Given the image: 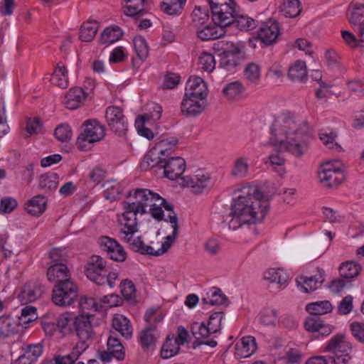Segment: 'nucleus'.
I'll list each match as a JSON object with an SVG mask.
<instances>
[{"mask_svg": "<svg viewBox=\"0 0 364 364\" xmlns=\"http://www.w3.org/2000/svg\"><path fill=\"white\" fill-rule=\"evenodd\" d=\"M230 208L228 225L237 230L245 225L257 224L265 218L268 209V198L256 186H246L235 191Z\"/></svg>", "mask_w": 364, "mask_h": 364, "instance_id": "1", "label": "nucleus"}, {"mask_svg": "<svg viewBox=\"0 0 364 364\" xmlns=\"http://www.w3.org/2000/svg\"><path fill=\"white\" fill-rule=\"evenodd\" d=\"M147 207L150 208L152 217L157 220L169 222V215H176L173 210V205L158 193L146 188H137L133 193L129 192L127 200L124 202L125 211L118 215V222L124 228L131 230L129 232H133L136 230V215L146 213Z\"/></svg>", "mask_w": 364, "mask_h": 364, "instance_id": "2", "label": "nucleus"}, {"mask_svg": "<svg viewBox=\"0 0 364 364\" xmlns=\"http://www.w3.org/2000/svg\"><path fill=\"white\" fill-rule=\"evenodd\" d=\"M275 147L296 158L306 154L309 148V126L290 112L283 113L274 122L272 129Z\"/></svg>", "mask_w": 364, "mask_h": 364, "instance_id": "3", "label": "nucleus"}, {"mask_svg": "<svg viewBox=\"0 0 364 364\" xmlns=\"http://www.w3.org/2000/svg\"><path fill=\"white\" fill-rule=\"evenodd\" d=\"M169 223L171 224V226L173 229L171 235L166 236L164 238V242H163L161 245V248L154 250V247L151 245H146L144 241L141 240V237H137L134 239H132L133 235L135 232L138 231V222L136 221V230L133 231V232H129L128 228H124L123 225H122L119 222V235L120 239L129 245L131 248L137 252L141 254H147L154 256H160L165 252H166L168 249L173 244L176 238L178 236V218L176 215H169Z\"/></svg>", "mask_w": 364, "mask_h": 364, "instance_id": "4", "label": "nucleus"}, {"mask_svg": "<svg viewBox=\"0 0 364 364\" xmlns=\"http://www.w3.org/2000/svg\"><path fill=\"white\" fill-rule=\"evenodd\" d=\"M325 351L332 353L331 363L348 364L352 358V345L342 334L333 336L326 343Z\"/></svg>", "mask_w": 364, "mask_h": 364, "instance_id": "5", "label": "nucleus"}, {"mask_svg": "<svg viewBox=\"0 0 364 364\" xmlns=\"http://www.w3.org/2000/svg\"><path fill=\"white\" fill-rule=\"evenodd\" d=\"M105 127L96 119H88L83 122L82 131L77 139V145L82 151L90 149V146L101 141L105 135Z\"/></svg>", "mask_w": 364, "mask_h": 364, "instance_id": "6", "label": "nucleus"}, {"mask_svg": "<svg viewBox=\"0 0 364 364\" xmlns=\"http://www.w3.org/2000/svg\"><path fill=\"white\" fill-rule=\"evenodd\" d=\"M336 164H339V161H328L320 166L318 177L323 186L336 188L344 181V173Z\"/></svg>", "mask_w": 364, "mask_h": 364, "instance_id": "7", "label": "nucleus"}, {"mask_svg": "<svg viewBox=\"0 0 364 364\" xmlns=\"http://www.w3.org/2000/svg\"><path fill=\"white\" fill-rule=\"evenodd\" d=\"M77 293L78 287L73 280L55 284L53 289L52 301L57 306H69L77 298Z\"/></svg>", "mask_w": 364, "mask_h": 364, "instance_id": "8", "label": "nucleus"}, {"mask_svg": "<svg viewBox=\"0 0 364 364\" xmlns=\"http://www.w3.org/2000/svg\"><path fill=\"white\" fill-rule=\"evenodd\" d=\"M222 44L223 53L220 54V67L231 71L234 70L241 63L242 53L241 48L231 42L225 43L224 41L218 42V45Z\"/></svg>", "mask_w": 364, "mask_h": 364, "instance_id": "9", "label": "nucleus"}, {"mask_svg": "<svg viewBox=\"0 0 364 364\" xmlns=\"http://www.w3.org/2000/svg\"><path fill=\"white\" fill-rule=\"evenodd\" d=\"M181 185L191 188L195 194H200L208 191L213 186L210 173L203 170H198L192 176L181 178Z\"/></svg>", "mask_w": 364, "mask_h": 364, "instance_id": "10", "label": "nucleus"}, {"mask_svg": "<svg viewBox=\"0 0 364 364\" xmlns=\"http://www.w3.org/2000/svg\"><path fill=\"white\" fill-rule=\"evenodd\" d=\"M107 273L106 262L103 258L98 255L92 256L85 267L87 277L97 284L103 285L105 284V276Z\"/></svg>", "mask_w": 364, "mask_h": 364, "instance_id": "11", "label": "nucleus"}, {"mask_svg": "<svg viewBox=\"0 0 364 364\" xmlns=\"http://www.w3.org/2000/svg\"><path fill=\"white\" fill-rule=\"evenodd\" d=\"M105 118L110 129L119 136H124L127 131V123L122 109L119 107H108Z\"/></svg>", "mask_w": 364, "mask_h": 364, "instance_id": "12", "label": "nucleus"}, {"mask_svg": "<svg viewBox=\"0 0 364 364\" xmlns=\"http://www.w3.org/2000/svg\"><path fill=\"white\" fill-rule=\"evenodd\" d=\"M236 3L227 4L211 9L213 21L220 28L231 26L236 14Z\"/></svg>", "mask_w": 364, "mask_h": 364, "instance_id": "13", "label": "nucleus"}, {"mask_svg": "<svg viewBox=\"0 0 364 364\" xmlns=\"http://www.w3.org/2000/svg\"><path fill=\"white\" fill-rule=\"evenodd\" d=\"M75 329L80 341L76 344H84L85 350L90 346L93 336V330L89 317L84 315L77 316L74 322Z\"/></svg>", "mask_w": 364, "mask_h": 364, "instance_id": "14", "label": "nucleus"}, {"mask_svg": "<svg viewBox=\"0 0 364 364\" xmlns=\"http://www.w3.org/2000/svg\"><path fill=\"white\" fill-rule=\"evenodd\" d=\"M107 348L99 353L100 358L104 362H109L112 358H114L118 360H122L124 358V346L119 338L110 335L107 340Z\"/></svg>", "mask_w": 364, "mask_h": 364, "instance_id": "15", "label": "nucleus"}, {"mask_svg": "<svg viewBox=\"0 0 364 364\" xmlns=\"http://www.w3.org/2000/svg\"><path fill=\"white\" fill-rule=\"evenodd\" d=\"M206 107L205 98L194 96L189 97L186 94L181 104V112L187 116L195 117L200 114Z\"/></svg>", "mask_w": 364, "mask_h": 364, "instance_id": "16", "label": "nucleus"}, {"mask_svg": "<svg viewBox=\"0 0 364 364\" xmlns=\"http://www.w3.org/2000/svg\"><path fill=\"white\" fill-rule=\"evenodd\" d=\"M100 243L112 259L117 262H123L125 260L127 254L122 246L117 240L104 236L100 239Z\"/></svg>", "mask_w": 364, "mask_h": 364, "instance_id": "17", "label": "nucleus"}, {"mask_svg": "<svg viewBox=\"0 0 364 364\" xmlns=\"http://www.w3.org/2000/svg\"><path fill=\"white\" fill-rule=\"evenodd\" d=\"M324 280V272L318 269V273L315 275L309 277L299 276L296 278V282L302 291L309 293L320 288Z\"/></svg>", "mask_w": 364, "mask_h": 364, "instance_id": "18", "label": "nucleus"}, {"mask_svg": "<svg viewBox=\"0 0 364 364\" xmlns=\"http://www.w3.org/2000/svg\"><path fill=\"white\" fill-rule=\"evenodd\" d=\"M257 348L255 337L245 336L235 343V355L239 359L248 358L256 352Z\"/></svg>", "mask_w": 364, "mask_h": 364, "instance_id": "19", "label": "nucleus"}, {"mask_svg": "<svg viewBox=\"0 0 364 364\" xmlns=\"http://www.w3.org/2000/svg\"><path fill=\"white\" fill-rule=\"evenodd\" d=\"M165 176L170 180L178 178L186 169V161L181 157H172L168 161H164L162 166Z\"/></svg>", "mask_w": 364, "mask_h": 364, "instance_id": "20", "label": "nucleus"}, {"mask_svg": "<svg viewBox=\"0 0 364 364\" xmlns=\"http://www.w3.org/2000/svg\"><path fill=\"white\" fill-rule=\"evenodd\" d=\"M47 277L48 281L55 284L72 280L70 271L63 263H55L50 266L47 270Z\"/></svg>", "mask_w": 364, "mask_h": 364, "instance_id": "21", "label": "nucleus"}, {"mask_svg": "<svg viewBox=\"0 0 364 364\" xmlns=\"http://www.w3.org/2000/svg\"><path fill=\"white\" fill-rule=\"evenodd\" d=\"M44 291V287L39 282L29 283L23 287L18 298L22 304H26L40 298Z\"/></svg>", "mask_w": 364, "mask_h": 364, "instance_id": "22", "label": "nucleus"}, {"mask_svg": "<svg viewBox=\"0 0 364 364\" xmlns=\"http://www.w3.org/2000/svg\"><path fill=\"white\" fill-rule=\"evenodd\" d=\"M279 35V24L276 21L266 22L258 31V38L265 45H271Z\"/></svg>", "mask_w": 364, "mask_h": 364, "instance_id": "23", "label": "nucleus"}, {"mask_svg": "<svg viewBox=\"0 0 364 364\" xmlns=\"http://www.w3.org/2000/svg\"><path fill=\"white\" fill-rule=\"evenodd\" d=\"M350 23L357 28L361 46H364V5H356L348 17Z\"/></svg>", "mask_w": 364, "mask_h": 364, "instance_id": "24", "label": "nucleus"}, {"mask_svg": "<svg viewBox=\"0 0 364 364\" xmlns=\"http://www.w3.org/2000/svg\"><path fill=\"white\" fill-rule=\"evenodd\" d=\"M208 90L206 83L198 76H191L189 77L186 87V94L189 97H201L206 98Z\"/></svg>", "mask_w": 364, "mask_h": 364, "instance_id": "25", "label": "nucleus"}, {"mask_svg": "<svg viewBox=\"0 0 364 364\" xmlns=\"http://www.w3.org/2000/svg\"><path fill=\"white\" fill-rule=\"evenodd\" d=\"M85 346L82 343L75 344L70 352L65 355H57L47 362L46 364H74L79 357L85 351Z\"/></svg>", "mask_w": 364, "mask_h": 364, "instance_id": "26", "label": "nucleus"}, {"mask_svg": "<svg viewBox=\"0 0 364 364\" xmlns=\"http://www.w3.org/2000/svg\"><path fill=\"white\" fill-rule=\"evenodd\" d=\"M264 279L270 284H275L277 290L285 288L288 283V275L283 269L271 268L264 273Z\"/></svg>", "mask_w": 364, "mask_h": 364, "instance_id": "27", "label": "nucleus"}, {"mask_svg": "<svg viewBox=\"0 0 364 364\" xmlns=\"http://www.w3.org/2000/svg\"><path fill=\"white\" fill-rule=\"evenodd\" d=\"M85 99V93L81 87H74L69 90L65 96L63 103L69 109H77Z\"/></svg>", "mask_w": 364, "mask_h": 364, "instance_id": "28", "label": "nucleus"}, {"mask_svg": "<svg viewBox=\"0 0 364 364\" xmlns=\"http://www.w3.org/2000/svg\"><path fill=\"white\" fill-rule=\"evenodd\" d=\"M146 0H123V13L130 17H140L146 13Z\"/></svg>", "mask_w": 364, "mask_h": 364, "instance_id": "29", "label": "nucleus"}, {"mask_svg": "<svg viewBox=\"0 0 364 364\" xmlns=\"http://www.w3.org/2000/svg\"><path fill=\"white\" fill-rule=\"evenodd\" d=\"M159 333L154 326L146 327L139 335V341L141 348L144 350H153L157 342Z\"/></svg>", "mask_w": 364, "mask_h": 364, "instance_id": "30", "label": "nucleus"}, {"mask_svg": "<svg viewBox=\"0 0 364 364\" xmlns=\"http://www.w3.org/2000/svg\"><path fill=\"white\" fill-rule=\"evenodd\" d=\"M47 200L43 195H38L33 197L26 204V210L28 213L39 216L43 214L46 208Z\"/></svg>", "mask_w": 364, "mask_h": 364, "instance_id": "31", "label": "nucleus"}, {"mask_svg": "<svg viewBox=\"0 0 364 364\" xmlns=\"http://www.w3.org/2000/svg\"><path fill=\"white\" fill-rule=\"evenodd\" d=\"M210 26V23L204 25L203 27H199L197 29V35L202 41H210L217 39L225 35L224 28H220L219 30L216 26Z\"/></svg>", "mask_w": 364, "mask_h": 364, "instance_id": "32", "label": "nucleus"}, {"mask_svg": "<svg viewBox=\"0 0 364 364\" xmlns=\"http://www.w3.org/2000/svg\"><path fill=\"white\" fill-rule=\"evenodd\" d=\"M43 346L41 343L28 345L24 353L18 358L20 364H31L35 362L43 353Z\"/></svg>", "mask_w": 364, "mask_h": 364, "instance_id": "33", "label": "nucleus"}, {"mask_svg": "<svg viewBox=\"0 0 364 364\" xmlns=\"http://www.w3.org/2000/svg\"><path fill=\"white\" fill-rule=\"evenodd\" d=\"M113 328L119 332L122 336L129 338L132 336V328L130 321L122 314H115L112 319Z\"/></svg>", "mask_w": 364, "mask_h": 364, "instance_id": "34", "label": "nucleus"}, {"mask_svg": "<svg viewBox=\"0 0 364 364\" xmlns=\"http://www.w3.org/2000/svg\"><path fill=\"white\" fill-rule=\"evenodd\" d=\"M187 0H164L160 9L162 12L170 16L181 14Z\"/></svg>", "mask_w": 364, "mask_h": 364, "instance_id": "35", "label": "nucleus"}, {"mask_svg": "<svg viewBox=\"0 0 364 364\" xmlns=\"http://www.w3.org/2000/svg\"><path fill=\"white\" fill-rule=\"evenodd\" d=\"M98 28V23L95 21L84 22L80 28V39L84 42H91L95 37Z\"/></svg>", "mask_w": 364, "mask_h": 364, "instance_id": "36", "label": "nucleus"}, {"mask_svg": "<svg viewBox=\"0 0 364 364\" xmlns=\"http://www.w3.org/2000/svg\"><path fill=\"white\" fill-rule=\"evenodd\" d=\"M249 173V161L246 156L237 158L234 162L231 169L230 174L232 176L237 178H242L247 176Z\"/></svg>", "mask_w": 364, "mask_h": 364, "instance_id": "37", "label": "nucleus"}, {"mask_svg": "<svg viewBox=\"0 0 364 364\" xmlns=\"http://www.w3.org/2000/svg\"><path fill=\"white\" fill-rule=\"evenodd\" d=\"M288 76L292 81L294 82L304 81L307 77V71L305 62L297 60L289 68Z\"/></svg>", "mask_w": 364, "mask_h": 364, "instance_id": "38", "label": "nucleus"}, {"mask_svg": "<svg viewBox=\"0 0 364 364\" xmlns=\"http://www.w3.org/2000/svg\"><path fill=\"white\" fill-rule=\"evenodd\" d=\"M180 345L175 341V336H168L161 350V356L164 359L170 358L178 354Z\"/></svg>", "mask_w": 364, "mask_h": 364, "instance_id": "39", "label": "nucleus"}, {"mask_svg": "<svg viewBox=\"0 0 364 364\" xmlns=\"http://www.w3.org/2000/svg\"><path fill=\"white\" fill-rule=\"evenodd\" d=\"M178 142V140L175 137L164 139L159 141L153 149L161 156H168L172 153Z\"/></svg>", "mask_w": 364, "mask_h": 364, "instance_id": "40", "label": "nucleus"}, {"mask_svg": "<svg viewBox=\"0 0 364 364\" xmlns=\"http://www.w3.org/2000/svg\"><path fill=\"white\" fill-rule=\"evenodd\" d=\"M51 82L60 88L65 89L68 87V78L66 68L58 63L50 78Z\"/></svg>", "mask_w": 364, "mask_h": 364, "instance_id": "41", "label": "nucleus"}, {"mask_svg": "<svg viewBox=\"0 0 364 364\" xmlns=\"http://www.w3.org/2000/svg\"><path fill=\"white\" fill-rule=\"evenodd\" d=\"M123 33L118 26H110L106 28L100 35V41L102 44L108 46L120 39Z\"/></svg>", "mask_w": 364, "mask_h": 364, "instance_id": "42", "label": "nucleus"}, {"mask_svg": "<svg viewBox=\"0 0 364 364\" xmlns=\"http://www.w3.org/2000/svg\"><path fill=\"white\" fill-rule=\"evenodd\" d=\"M75 319L70 313L62 314L56 321V326L63 335H68L72 332Z\"/></svg>", "mask_w": 364, "mask_h": 364, "instance_id": "43", "label": "nucleus"}, {"mask_svg": "<svg viewBox=\"0 0 364 364\" xmlns=\"http://www.w3.org/2000/svg\"><path fill=\"white\" fill-rule=\"evenodd\" d=\"M227 300L228 298L222 290L216 287L212 288L207 293L206 296L202 299L203 303L212 306L224 304Z\"/></svg>", "mask_w": 364, "mask_h": 364, "instance_id": "44", "label": "nucleus"}, {"mask_svg": "<svg viewBox=\"0 0 364 364\" xmlns=\"http://www.w3.org/2000/svg\"><path fill=\"white\" fill-rule=\"evenodd\" d=\"M104 188V197L111 201L115 200L122 192V186L115 180H108L102 185Z\"/></svg>", "mask_w": 364, "mask_h": 364, "instance_id": "45", "label": "nucleus"}, {"mask_svg": "<svg viewBox=\"0 0 364 364\" xmlns=\"http://www.w3.org/2000/svg\"><path fill=\"white\" fill-rule=\"evenodd\" d=\"M361 270V266L353 261L343 263L339 267V273L341 277L350 279L357 277Z\"/></svg>", "mask_w": 364, "mask_h": 364, "instance_id": "46", "label": "nucleus"}, {"mask_svg": "<svg viewBox=\"0 0 364 364\" xmlns=\"http://www.w3.org/2000/svg\"><path fill=\"white\" fill-rule=\"evenodd\" d=\"M158 153L154 149H151L144 157L141 163V168L144 170H146L150 168L155 166H159L162 168L164 164L165 159L161 156L156 157Z\"/></svg>", "mask_w": 364, "mask_h": 364, "instance_id": "47", "label": "nucleus"}, {"mask_svg": "<svg viewBox=\"0 0 364 364\" xmlns=\"http://www.w3.org/2000/svg\"><path fill=\"white\" fill-rule=\"evenodd\" d=\"M306 309L313 316H317L331 312L333 307L328 301H321L307 304Z\"/></svg>", "mask_w": 364, "mask_h": 364, "instance_id": "48", "label": "nucleus"}, {"mask_svg": "<svg viewBox=\"0 0 364 364\" xmlns=\"http://www.w3.org/2000/svg\"><path fill=\"white\" fill-rule=\"evenodd\" d=\"M261 76V68L256 63H247L244 69V77L250 83L257 84Z\"/></svg>", "mask_w": 364, "mask_h": 364, "instance_id": "49", "label": "nucleus"}, {"mask_svg": "<svg viewBox=\"0 0 364 364\" xmlns=\"http://www.w3.org/2000/svg\"><path fill=\"white\" fill-rule=\"evenodd\" d=\"M281 10L285 16L294 18L301 11L300 2L299 0H284L281 6Z\"/></svg>", "mask_w": 364, "mask_h": 364, "instance_id": "50", "label": "nucleus"}, {"mask_svg": "<svg viewBox=\"0 0 364 364\" xmlns=\"http://www.w3.org/2000/svg\"><path fill=\"white\" fill-rule=\"evenodd\" d=\"M79 308L82 311L81 315L90 317V316L92 315V313L98 310L99 307L95 299L83 296L80 299Z\"/></svg>", "mask_w": 364, "mask_h": 364, "instance_id": "51", "label": "nucleus"}, {"mask_svg": "<svg viewBox=\"0 0 364 364\" xmlns=\"http://www.w3.org/2000/svg\"><path fill=\"white\" fill-rule=\"evenodd\" d=\"M231 26L237 27L240 31H250L256 27L255 21L244 15H237V13L234 16V21Z\"/></svg>", "mask_w": 364, "mask_h": 364, "instance_id": "52", "label": "nucleus"}, {"mask_svg": "<svg viewBox=\"0 0 364 364\" xmlns=\"http://www.w3.org/2000/svg\"><path fill=\"white\" fill-rule=\"evenodd\" d=\"M193 23L196 28L209 23V14L205 9L196 6L193 13Z\"/></svg>", "mask_w": 364, "mask_h": 364, "instance_id": "53", "label": "nucleus"}, {"mask_svg": "<svg viewBox=\"0 0 364 364\" xmlns=\"http://www.w3.org/2000/svg\"><path fill=\"white\" fill-rule=\"evenodd\" d=\"M277 321L278 314L276 309L266 308L259 314V321L264 326H275Z\"/></svg>", "mask_w": 364, "mask_h": 364, "instance_id": "54", "label": "nucleus"}, {"mask_svg": "<svg viewBox=\"0 0 364 364\" xmlns=\"http://www.w3.org/2000/svg\"><path fill=\"white\" fill-rule=\"evenodd\" d=\"M16 323L13 318L3 316L0 317V336L8 337L15 331Z\"/></svg>", "mask_w": 364, "mask_h": 364, "instance_id": "55", "label": "nucleus"}, {"mask_svg": "<svg viewBox=\"0 0 364 364\" xmlns=\"http://www.w3.org/2000/svg\"><path fill=\"white\" fill-rule=\"evenodd\" d=\"M134 46L137 57L144 60L149 55V46L146 40L142 36H136L134 38Z\"/></svg>", "mask_w": 364, "mask_h": 364, "instance_id": "56", "label": "nucleus"}, {"mask_svg": "<svg viewBox=\"0 0 364 364\" xmlns=\"http://www.w3.org/2000/svg\"><path fill=\"white\" fill-rule=\"evenodd\" d=\"M39 185L41 188L46 191L56 189L58 185V176L56 173L42 175L40 178Z\"/></svg>", "mask_w": 364, "mask_h": 364, "instance_id": "57", "label": "nucleus"}, {"mask_svg": "<svg viewBox=\"0 0 364 364\" xmlns=\"http://www.w3.org/2000/svg\"><path fill=\"white\" fill-rule=\"evenodd\" d=\"M149 119L146 115L139 116L135 121V127L137 129L138 133L148 139H152L154 138V134L152 131L144 127L145 122Z\"/></svg>", "mask_w": 364, "mask_h": 364, "instance_id": "58", "label": "nucleus"}, {"mask_svg": "<svg viewBox=\"0 0 364 364\" xmlns=\"http://www.w3.org/2000/svg\"><path fill=\"white\" fill-rule=\"evenodd\" d=\"M164 314L160 308H150L144 315V319L150 326H154L162 321Z\"/></svg>", "mask_w": 364, "mask_h": 364, "instance_id": "59", "label": "nucleus"}, {"mask_svg": "<svg viewBox=\"0 0 364 364\" xmlns=\"http://www.w3.org/2000/svg\"><path fill=\"white\" fill-rule=\"evenodd\" d=\"M242 89V85L239 81L228 83L223 90V95L229 100H232L239 95Z\"/></svg>", "mask_w": 364, "mask_h": 364, "instance_id": "60", "label": "nucleus"}, {"mask_svg": "<svg viewBox=\"0 0 364 364\" xmlns=\"http://www.w3.org/2000/svg\"><path fill=\"white\" fill-rule=\"evenodd\" d=\"M201 69L208 73H211L215 68L214 56L208 53H203L199 58Z\"/></svg>", "mask_w": 364, "mask_h": 364, "instance_id": "61", "label": "nucleus"}, {"mask_svg": "<svg viewBox=\"0 0 364 364\" xmlns=\"http://www.w3.org/2000/svg\"><path fill=\"white\" fill-rule=\"evenodd\" d=\"M192 333L196 339L195 343H197L199 339L208 338L210 334L213 333V332H210V328L208 325L203 323L200 324L195 323L192 326Z\"/></svg>", "mask_w": 364, "mask_h": 364, "instance_id": "62", "label": "nucleus"}, {"mask_svg": "<svg viewBox=\"0 0 364 364\" xmlns=\"http://www.w3.org/2000/svg\"><path fill=\"white\" fill-rule=\"evenodd\" d=\"M205 252L210 256L218 255L221 250V244L218 240L210 237L203 244Z\"/></svg>", "mask_w": 364, "mask_h": 364, "instance_id": "63", "label": "nucleus"}, {"mask_svg": "<svg viewBox=\"0 0 364 364\" xmlns=\"http://www.w3.org/2000/svg\"><path fill=\"white\" fill-rule=\"evenodd\" d=\"M54 134L58 140L65 142L71 139L72 130L68 124H60L55 128Z\"/></svg>", "mask_w": 364, "mask_h": 364, "instance_id": "64", "label": "nucleus"}]
</instances>
